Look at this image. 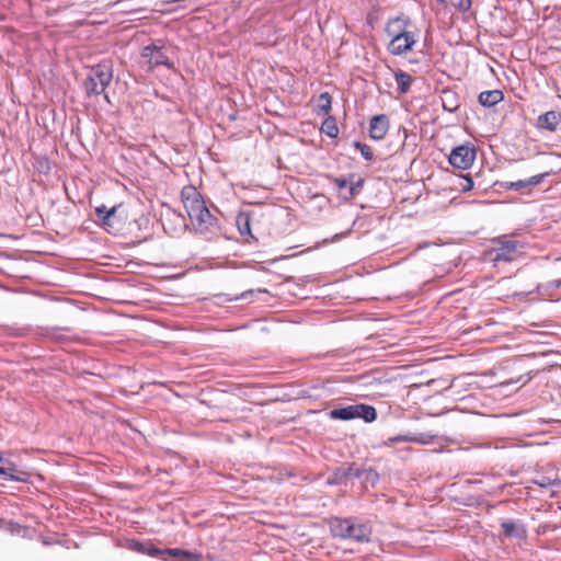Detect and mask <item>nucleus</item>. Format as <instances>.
Returning a JSON list of instances; mask_svg holds the SVG:
<instances>
[{
  "mask_svg": "<svg viewBox=\"0 0 561 561\" xmlns=\"http://www.w3.org/2000/svg\"><path fill=\"white\" fill-rule=\"evenodd\" d=\"M438 1H439L440 3H444V2H445V0H438Z\"/></svg>",
  "mask_w": 561,
  "mask_h": 561,
  "instance_id": "obj_39",
  "label": "nucleus"
},
{
  "mask_svg": "<svg viewBox=\"0 0 561 561\" xmlns=\"http://www.w3.org/2000/svg\"><path fill=\"white\" fill-rule=\"evenodd\" d=\"M547 175H548V173H540V174L533 175L526 180H518V181H514V182H502L501 186L508 191L518 192L526 187L540 185Z\"/></svg>",
  "mask_w": 561,
  "mask_h": 561,
  "instance_id": "obj_9",
  "label": "nucleus"
},
{
  "mask_svg": "<svg viewBox=\"0 0 561 561\" xmlns=\"http://www.w3.org/2000/svg\"><path fill=\"white\" fill-rule=\"evenodd\" d=\"M236 224L241 236H249L253 238L251 233V218L249 213H239L236 219Z\"/></svg>",
  "mask_w": 561,
  "mask_h": 561,
  "instance_id": "obj_20",
  "label": "nucleus"
},
{
  "mask_svg": "<svg viewBox=\"0 0 561 561\" xmlns=\"http://www.w3.org/2000/svg\"><path fill=\"white\" fill-rule=\"evenodd\" d=\"M519 242L515 240L499 241V245L490 251L491 261L493 262H512L518 256Z\"/></svg>",
  "mask_w": 561,
  "mask_h": 561,
  "instance_id": "obj_7",
  "label": "nucleus"
},
{
  "mask_svg": "<svg viewBox=\"0 0 561 561\" xmlns=\"http://www.w3.org/2000/svg\"><path fill=\"white\" fill-rule=\"evenodd\" d=\"M443 108L454 113L459 107L456 94L450 90H444L442 93Z\"/></svg>",
  "mask_w": 561,
  "mask_h": 561,
  "instance_id": "obj_21",
  "label": "nucleus"
},
{
  "mask_svg": "<svg viewBox=\"0 0 561 561\" xmlns=\"http://www.w3.org/2000/svg\"><path fill=\"white\" fill-rule=\"evenodd\" d=\"M0 477L5 481H18V482H28L30 474L26 471H18L16 473H9L0 467Z\"/></svg>",
  "mask_w": 561,
  "mask_h": 561,
  "instance_id": "obj_25",
  "label": "nucleus"
},
{
  "mask_svg": "<svg viewBox=\"0 0 561 561\" xmlns=\"http://www.w3.org/2000/svg\"><path fill=\"white\" fill-rule=\"evenodd\" d=\"M559 482L554 480H551L550 478H541L539 481H537V484L541 488H550V486H554L556 488V484H558Z\"/></svg>",
  "mask_w": 561,
  "mask_h": 561,
  "instance_id": "obj_31",
  "label": "nucleus"
},
{
  "mask_svg": "<svg viewBox=\"0 0 561 561\" xmlns=\"http://www.w3.org/2000/svg\"><path fill=\"white\" fill-rule=\"evenodd\" d=\"M362 187H363V180H358L356 183L351 184V186H350L351 196H355L356 194H358Z\"/></svg>",
  "mask_w": 561,
  "mask_h": 561,
  "instance_id": "obj_33",
  "label": "nucleus"
},
{
  "mask_svg": "<svg viewBox=\"0 0 561 561\" xmlns=\"http://www.w3.org/2000/svg\"><path fill=\"white\" fill-rule=\"evenodd\" d=\"M365 471H366V469H359V468L353 467V472L351 473L350 477L362 478L365 474Z\"/></svg>",
  "mask_w": 561,
  "mask_h": 561,
  "instance_id": "obj_35",
  "label": "nucleus"
},
{
  "mask_svg": "<svg viewBox=\"0 0 561 561\" xmlns=\"http://www.w3.org/2000/svg\"><path fill=\"white\" fill-rule=\"evenodd\" d=\"M181 199L195 233L202 234L206 239L221 234L222 228L219 219L211 214L203 195L195 186H184L181 191Z\"/></svg>",
  "mask_w": 561,
  "mask_h": 561,
  "instance_id": "obj_1",
  "label": "nucleus"
},
{
  "mask_svg": "<svg viewBox=\"0 0 561 561\" xmlns=\"http://www.w3.org/2000/svg\"><path fill=\"white\" fill-rule=\"evenodd\" d=\"M353 472V467L350 466L348 468H339L334 471L332 477L328 479L329 484H340L346 481V479L351 476Z\"/></svg>",
  "mask_w": 561,
  "mask_h": 561,
  "instance_id": "obj_24",
  "label": "nucleus"
},
{
  "mask_svg": "<svg viewBox=\"0 0 561 561\" xmlns=\"http://www.w3.org/2000/svg\"><path fill=\"white\" fill-rule=\"evenodd\" d=\"M134 549L138 552L146 553L150 557H162L164 560L168 557L176 558L180 561H196L201 558V554L183 550L179 548H165L159 549L153 545L135 542Z\"/></svg>",
  "mask_w": 561,
  "mask_h": 561,
  "instance_id": "obj_4",
  "label": "nucleus"
},
{
  "mask_svg": "<svg viewBox=\"0 0 561 561\" xmlns=\"http://www.w3.org/2000/svg\"><path fill=\"white\" fill-rule=\"evenodd\" d=\"M390 121L386 114L375 115L369 121V137L374 140H381L389 130Z\"/></svg>",
  "mask_w": 561,
  "mask_h": 561,
  "instance_id": "obj_8",
  "label": "nucleus"
},
{
  "mask_svg": "<svg viewBox=\"0 0 561 561\" xmlns=\"http://www.w3.org/2000/svg\"><path fill=\"white\" fill-rule=\"evenodd\" d=\"M454 5L461 12H467L471 8V0H454Z\"/></svg>",
  "mask_w": 561,
  "mask_h": 561,
  "instance_id": "obj_30",
  "label": "nucleus"
},
{
  "mask_svg": "<svg viewBox=\"0 0 561 561\" xmlns=\"http://www.w3.org/2000/svg\"><path fill=\"white\" fill-rule=\"evenodd\" d=\"M253 290H247L242 293L239 297L230 298L229 300H239V299H247L249 295H252Z\"/></svg>",
  "mask_w": 561,
  "mask_h": 561,
  "instance_id": "obj_36",
  "label": "nucleus"
},
{
  "mask_svg": "<svg viewBox=\"0 0 561 561\" xmlns=\"http://www.w3.org/2000/svg\"><path fill=\"white\" fill-rule=\"evenodd\" d=\"M399 23L404 22L400 19H394L387 26L388 34L392 36L390 43L388 44V50L394 56H400L408 53L416 43L415 36L412 32H408L401 28L394 30V25Z\"/></svg>",
  "mask_w": 561,
  "mask_h": 561,
  "instance_id": "obj_3",
  "label": "nucleus"
},
{
  "mask_svg": "<svg viewBox=\"0 0 561 561\" xmlns=\"http://www.w3.org/2000/svg\"><path fill=\"white\" fill-rule=\"evenodd\" d=\"M33 167L39 174L44 175L48 174L51 170L49 159L43 156H36L34 158Z\"/></svg>",
  "mask_w": 561,
  "mask_h": 561,
  "instance_id": "obj_27",
  "label": "nucleus"
},
{
  "mask_svg": "<svg viewBox=\"0 0 561 561\" xmlns=\"http://www.w3.org/2000/svg\"><path fill=\"white\" fill-rule=\"evenodd\" d=\"M462 182L460 183V190L462 192H468L473 187V180L469 174L462 175Z\"/></svg>",
  "mask_w": 561,
  "mask_h": 561,
  "instance_id": "obj_29",
  "label": "nucleus"
},
{
  "mask_svg": "<svg viewBox=\"0 0 561 561\" xmlns=\"http://www.w3.org/2000/svg\"><path fill=\"white\" fill-rule=\"evenodd\" d=\"M378 479H379V474L377 471H375L374 469H366V471H365V480L366 481H371L373 483H375Z\"/></svg>",
  "mask_w": 561,
  "mask_h": 561,
  "instance_id": "obj_32",
  "label": "nucleus"
},
{
  "mask_svg": "<svg viewBox=\"0 0 561 561\" xmlns=\"http://www.w3.org/2000/svg\"><path fill=\"white\" fill-rule=\"evenodd\" d=\"M560 123L561 112L559 111H548L538 116V127L550 133L556 131Z\"/></svg>",
  "mask_w": 561,
  "mask_h": 561,
  "instance_id": "obj_12",
  "label": "nucleus"
},
{
  "mask_svg": "<svg viewBox=\"0 0 561 561\" xmlns=\"http://www.w3.org/2000/svg\"><path fill=\"white\" fill-rule=\"evenodd\" d=\"M476 149L468 145L454 148L449 154V163L460 170L469 169L476 160Z\"/></svg>",
  "mask_w": 561,
  "mask_h": 561,
  "instance_id": "obj_6",
  "label": "nucleus"
},
{
  "mask_svg": "<svg viewBox=\"0 0 561 561\" xmlns=\"http://www.w3.org/2000/svg\"><path fill=\"white\" fill-rule=\"evenodd\" d=\"M357 419H363L365 422L370 423L377 419V411L373 405L358 403L355 404Z\"/></svg>",
  "mask_w": 561,
  "mask_h": 561,
  "instance_id": "obj_18",
  "label": "nucleus"
},
{
  "mask_svg": "<svg viewBox=\"0 0 561 561\" xmlns=\"http://www.w3.org/2000/svg\"><path fill=\"white\" fill-rule=\"evenodd\" d=\"M354 147L360 152L365 160L371 161L374 159V152L368 145L360 141H354Z\"/></svg>",
  "mask_w": 561,
  "mask_h": 561,
  "instance_id": "obj_28",
  "label": "nucleus"
},
{
  "mask_svg": "<svg viewBox=\"0 0 561 561\" xmlns=\"http://www.w3.org/2000/svg\"><path fill=\"white\" fill-rule=\"evenodd\" d=\"M3 469L5 471H8L9 473H16L18 471H20L13 463L9 462V466L8 467H3Z\"/></svg>",
  "mask_w": 561,
  "mask_h": 561,
  "instance_id": "obj_37",
  "label": "nucleus"
},
{
  "mask_svg": "<svg viewBox=\"0 0 561 561\" xmlns=\"http://www.w3.org/2000/svg\"><path fill=\"white\" fill-rule=\"evenodd\" d=\"M332 420L351 421L357 419L355 404L332 409L329 412Z\"/></svg>",
  "mask_w": 561,
  "mask_h": 561,
  "instance_id": "obj_14",
  "label": "nucleus"
},
{
  "mask_svg": "<svg viewBox=\"0 0 561 561\" xmlns=\"http://www.w3.org/2000/svg\"><path fill=\"white\" fill-rule=\"evenodd\" d=\"M95 211L104 227L112 226L111 219L116 213V207H112L108 209L106 206L102 205V206L96 207Z\"/></svg>",
  "mask_w": 561,
  "mask_h": 561,
  "instance_id": "obj_22",
  "label": "nucleus"
},
{
  "mask_svg": "<svg viewBox=\"0 0 561 561\" xmlns=\"http://www.w3.org/2000/svg\"><path fill=\"white\" fill-rule=\"evenodd\" d=\"M352 518H334L331 523V533L333 537L346 539Z\"/></svg>",
  "mask_w": 561,
  "mask_h": 561,
  "instance_id": "obj_16",
  "label": "nucleus"
},
{
  "mask_svg": "<svg viewBox=\"0 0 561 561\" xmlns=\"http://www.w3.org/2000/svg\"><path fill=\"white\" fill-rule=\"evenodd\" d=\"M556 481L559 482L558 484H556V488H561V479H556Z\"/></svg>",
  "mask_w": 561,
  "mask_h": 561,
  "instance_id": "obj_38",
  "label": "nucleus"
},
{
  "mask_svg": "<svg viewBox=\"0 0 561 561\" xmlns=\"http://www.w3.org/2000/svg\"><path fill=\"white\" fill-rule=\"evenodd\" d=\"M140 56L146 61L149 69H153L159 66H164L168 69L173 68V62L164 53V42L162 39L153 41L151 44L142 47Z\"/></svg>",
  "mask_w": 561,
  "mask_h": 561,
  "instance_id": "obj_5",
  "label": "nucleus"
},
{
  "mask_svg": "<svg viewBox=\"0 0 561 561\" xmlns=\"http://www.w3.org/2000/svg\"><path fill=\"white\" fill-rule=\"evenodd\" d=\"M437 438L436 434L432 433H419L413 435H398L394 437L389 438V440L386 443L387 445H391L398 442H411L416 443L420 445H430L434 443V440Z\"/></svg>",
  "mask_w": 561,
  "mask_h": 561,
  "instance_id": "obj_10",
  "label": "nucleus"
},
{
  "mask_svg": "<svg viewBox=\"0 0 561 561\" xmlns=\"http://www.w3.org/2000/svg\"><path fill=\"white\" fill-rule=\"evenodd\" d=\"M371 529L366 524H357L351 519L350 529L346 539H354L358 542H368L370 540Z\"/></svg>",
  "mask_w": 561,
  "mask_h": 561,
  "instance_id": "obj_11",
  "label": "nucleus"
},
{
  "mask_svg": "<svg viewBox=\"0 0 561 561\" xmlns=\"http://www.w3.org/2000/svg\"><path fill=\"white\" fill-rule=\"evenodd\" d=\"M321 130L331 138H335L339 135V127L333 116H328L321 126Z\"/></svg>",
  "mask_w": 561,
  "mask_h": 561,
  "instance_id": "obj_26",
  "label": "nucleus"
},
{
  "mask_svg": "<svg viewBox=\"0 0 561 561\" xmlns=\"http://www.w3.org/2000/svg\"><path fill=\"white\" fill-rule=\"evenodd\" d=\"M504 95L501 90H488L479 94V103L482 106L491 107L503 100Z\"/></svg>",
  "mask_w": 561,
  "mask_h": 561,
  "instance_id": "obj_15",
  "label": "nucleus"
},
{
  "mask_svg": "<svg viewBox=\"0 0 561 561\" xmlns=\"http://www.w3.org/2000/svg\"><path fill=\"white\" fill-rule=\"evenodd\" d=\"M332 106V96L329 92H323L319 95L318 99V108L317 114L318 115H327L329 114Z\"/></svg>",
  "mask_w": 561,
  "mask_h": 561,
  "instance_id": "obj_23",
  "label": "nucleus"
},
{
  "mask_svg": "<svg viewBox=\"0 0 561 561\" xmlns=\"http://www.w3.org/2000/svg\"><path fill=\"white\" fill-rule=\"evenodd\" d=\"M112 79L113 70L110 66L96 65L92 67L84 81L87 94L89 96L104 94V99L110 103V98L104 92Z\"/></svg>",
  "mask_w": 561,
  "mask_h": 561,
  "instance_id": "obj_2",
  "label": "nucleus"
},
{
  "mask_svg": "<svg viewBox=\"0 0 561 561\" xmlns=\"http://www.w3.org/2000/svg\"><path fill=\"white\" fill-rule=\"evenodd\" d=\"M501 527L503 529V534L506 537H514L518 539H523L527 536V530L524 524L519 520L506 519L501 523Z\"/></svg>",
  "mask_w": 561,
  "mask_h": 561,
  "instance_id": "obj_13",
  "label": "nucleus"
},
{
  "mask_svg": "<svg viewBox=\"0 0 561 561\" xmlns=\"http://www.w3.org/2000/svg\"><path fill=\"white\" fill-rule=\"evenodd\" d=\"M334 184L337 187V190H344L347 186V181L344 178H335Z\"/></svg>",
  "mask_w": 561,
  "mask_h": 561,
  "instance_id": "obj_34",
  "label": "nucleus"
},
{
  "mask_svg": "<svg viewBox=\"0 0 561 561\" xmlns=\"http://www.w3.org/2000/svg\"><path fill=\"white\" fill-rule=\"evenodd\" d=\"M394 79L398 84V91L402 94L409 92L413 78L405 71L397 70L394 71Z\"/></svg>",
  "mask_w": 561,
  "mask_h": 561,
  "instance_id": "obj_19",
  "label": "nucleus"
},
{
  "mask_svg": "<svg viewBox=\"0 0 561 561\" xmlns=\"http://www.w3.org/2000/svg\"><path fill=\"white\" fill-rule=\"evenodd\" d=\"M561 287V278L538 284L537 293L545 298H552L557 290Z\"/></svg>",
  "mask_w": 561,
  "mask_h": 561,
  "instance_id": "obj_17",
  "label": "nucleus"
}]
</instances>
